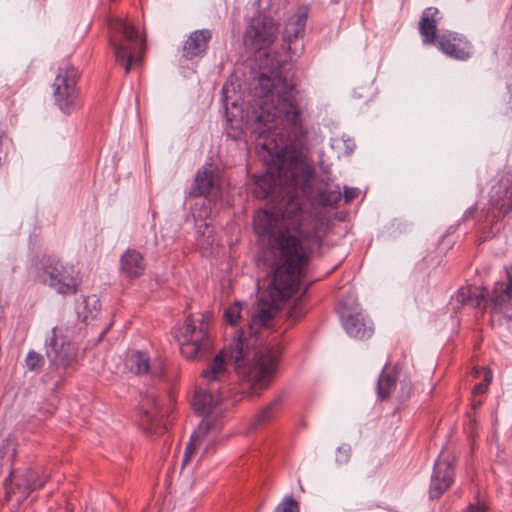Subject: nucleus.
Returning <instances> with one entry per match:
<instances>
[{
	"label": "nucleus",
	"mask_w": 512,
	"mask_h": 512,
	"mask_svg": "<svg viewBox=\"0 0 512 512\" xmlns=\"http://www.w3.org/2000/svg\"><path fill=\"white\" fill-rule=\"evenodd\" d=\"M225 98L226 133L233 140L241 139L244 130L255 136L259 157L266 172L256 178V194L268 198L281 192L288 197L283 211H258L254 215V230L267 237L273 249L280 253L278 240L291 236L297 249L306 246L309 237L319 238V249L327 234V224L321 217L303 209L300 197L312 193L313 168L306 158L308 100L291 80L279 71L262 72L254 88L253 99L246 112L232 102L228 105V85L222 88Z\"/></svg>",
	"instance_id": "1"
},
{
	"label": "nucleus",
	"mask_w": 512,
	"mask_h": 512,
	"mask_svg": "<svg viewBox=\"0 0 512 512\" xmlns=\"http://www.w3.org/2000/svg\"><path fill=\"white\" fill-rule=\"evenodd\" d=\"M291 236H281V264L273 274L267 295L257 304L247 331L235 335L228 347L223 348L203 371L202 377L208 385L221 381L227 374V361L246 375L256 389L266 388L277 373L282 349L275 338L268 339L269 322L279 309V303L295 293L303 285L311 257L319 251V238L309 237L306 246L297 249Z\"/></svg>",
	"instance_id": "2"
},
{
	"label": "nucleus",
	"mask_w": 512,
	"mask_h": 512,
	"mask_svg": "<svg viewBox=\"0 0 512 512\" xmlns=\"http://www.w3.org/2000/svg\"><path fill=\"white\" fill-rule=\"evenodd\" d=\"M109 46L113 50L115 61L129 73L133 67L142 63L146 49L145 34L139 36L138 30L126 18L111 17L108 19Z\"/></svg>",
	"instance_id": "3"
},
{
	"label": "nucleus",
	"mask_w": 512,
	"mask_h": 512,
	"mask_svg": "<svg viewBox=\"0 0 512 512\" xmlns=\"http://www.w3.org/2000/svg\"><path fill=\"white\" fill-rule=\"evenodd\" d=\"M507 282H497L492 294L485 298L484 289L477 286H465L458 289L453 296V301L472 308L490 307L493 315L500 314L512 332V279L507 276Z\"/></svg>",
	"instance_id": "4"
},
{
	"label": "nucleus",
	"mask_w": 512,
	"mask_h": 512,
	"mask_svg": "<svg viewBox=\"0 0 512 512\" xmlns=\"http://www.w3.org/2000/svg\"><path fill=\"white\" fill-rule=\"evenodd\" d=\"M438 14L435 7H428L422 13L419 32L424 44L437 43L442 52L458 60L469 58L472 53L471 45L463 37L450 31L437 34Z\"/></svg>",
	"instance_id": "5"
},
{
	"label": "nucleus",
	"mask_w": 512,
	"mask_h": 512,
	"mask_svg": "<svg viewBox=\"0 0 512 512\" xmlns=\"http://www.w3.org/2000/svg\"><path fill=\"white\" fill-rule=\"evenodd\" d=\"M342 326L346 333L356 339H365L373 334V326L359 307L354 293L343 296L337 306Z\"/></svg>",
	"instance_id": "6"
},
{
	"label": "nucleus",
	"mask_w": 512,
	"mask_h": 512,
	"mask_svg": "<svg viewBox=\"0 0 512 512\" xmlns=\"http://www.w3.org/2000/svg\"><path fill=\"white\" fill-rule=\"evenodd\" d=\"M489 198L486 222L491 225L489 236H494L500 231L498 222L512 210V170L492 186Z\"/></svg>",
	"instance_id": "7"
},
{
	"label": "nucleus",
	"mask_w": 512,
	"mask_h": 512,
	"mask_svg": "<svg viewBox=\"0 0 512 512\" xmlns=\"http://www.w3.org/2000/svg\"><path fill=\"white\" fill-rule=\"evenodd\" d=\"M277 35L278 25L270 16L258 11L245 29L243 42L250 50H266L274 43Z\"/></svg>",
	"instance_id": "8"
},
{
	"label": "nucleus",
	"mask_w": 512,
	"mask_h": 512,
	"mask_svg": "<svg viewBox=\"0 0 512 512\" xmlns=\"http://www.w3.org/2000/svg\"><path fill=\"white\" fill-rule=\"evenodd\" d=\"M78 80L79 73L73 66L60 68L54 80L53 95L55 103L65 114H70L79 105Z\"/></svg>",
	"instance_id": "9"
},
{
	"label": "nucleus",
	"mask_w": 512,
	"mask_h": 512,
	"mask_svg": "<svg viewBox=\"0 0 512 512\" xmlns=\"http://www.w3.org/2000/svg\"><path fill=\"white\" fill-rule=\"evenodd\" d=\"M169 413L170 408L159 404L154 393H147L138 406L139 425L148 436L161 435L167 430L163 419Z\"/></svg>",
	"instance_id": "10"
},
{
	"label": "nucleus",
	"mask_w": 512,
	"mask_h": 512,
	"mask_svg": "<svg viewBox=\"0 0 512 512\" xmlns=\"http://www.w3.org/2000/svg\"><path fill=\"white\" fill-rule=\"evenodd\" d=\"M41 269L45 282L56 292L63 295L76 294L78 292L79 280L73 275L72 269H68L52 256H43L40 260Z\"/></svg>",
	"instance_id": "11"
},
{
	"label": "nucleus",
	"mask_w": 512,
	"mask_h": 512,
	"mask_svg": "<svg viewBox=\"0 0 512 512\" xmlns=\"http://www.w3.org/2000/svg\"><path fill=\"white\" fill-rule=\"evenodd\" d=\"M308 20V8L300 7L287 17L282 32L283 46L289 53V59L297 58L304 50L302 39Z\"/></svg>",
	"instance_id": "12"
},
{
	"label": "nucleus",
	"mask_w": 512,
	"mask_h": 512,
	"mask_svg": "<svg viewBox=\"0 0 512 512\" xmlns=\"http://www.w3.org/2000/svg\"><path fill=\"white\" fill-rule=\"evenodd\" d=\"M46 480L47 476L41 478L37 469L29 468L18 476L11 473L5 482L6 499L20 505L33 490L41 488Z\"/></svg>",
	"instance_id": "13"
},
{
	"label": "nucleus",
	"mask_w": 512,
	"mask_h": 512,
	"mask_svg": "<svg viewBox=\"0 0 512 512\" xmlns=\"http://www.w3.org/2000/svg\"><path fill=\"white\" fill-rule=\"evenodd\" d=\"M454 457L447 451H441L434 463V469L431 475L429 497L430 499L439 498L447 491L454 481Z\"/></svg>",
	"instance_id": "14"
},
{
	"label": "nucleus",
	"mask_w": 512,
	"mask_h": 512,
	"mask_svg": "<svg viewBox=\"0 0 512 512\" xmlns=\"http://www.w3.org/2000/svg\"><path fill=\"white\" fill-rule=\"evenodd\" d=\"M46 355L50 364L56 369L67 368L75 362L77 350L71 341L56 329L47 343Z\"/></svg>",
	"instance_id": "15"
},
{
	"label": "nucleus",
	"mask_w": 512,
	"mask_h": 512,
	"mask_svg": "<svg viewBox=\"0 0 512 512\" xmlns=\"http://www.w3.org/2000/svg\"><path fill=\"white\" fill-rule=\"evenodd\" d=\"M224 179L221 171L211 162H207L194 179V196L196 191L207 197L217 199L222 195Z\"/></svg>",
	"instance_id": "16"
},
{
	"label": "nucleus",
	"mask_w": 512,
	"mask_h": 512,
	"mask_svg": "<svg viewBox=\"0 0 512 512\" xmlns=\"http://www.w3.org/2000/svg\"><path fill=\"white\" fill-rule=\"evenodd\" d=\"M216 388H209L208 391H194V414L202 416L198 424V433H206L215 421L212 415L214 408L219 403V396Z\"/></svg>",
	"instance_id": "17"
},
{
	"label": "nucleus",
	"mask_w": 512,
	"mask_h": 512,
	"mask_svg": "<svg viewBox=\"0 0 512 512\" xmlns=\"http://www.w3.org/2000/svg\"><path fill=\"white\" fill-rule=\"evenodd\" d=\"M125 364L136 375L149 374L153 378H161L164 374L162 363H150L148 355L141 351L134 350L128 353Z\"/></svg>",
	"instance_id": "18"
},
{
	"label": "nucleus",
	"mask_w": 512,
	"mask_h": 512,
	"mask_svg": "<svg viewBox=\"0 0 512 512\" xmlns=\"http://www.w3.org/2000/svg\"><path fill=\"white\" fill-rule=\"evenodd\" d=\"M121 271L127 277L136 278L145 271L143 256L136 250H127L121 257Z\"/></svg>",
	"instance_id": "19"
},
{
	"label": "nucleus",
	"mask_w": 512,
	"mask_h": 512,
	"mask_svg": "<svg viewBox=\"0 0 512 512\" xmlns=\"http://www.w3.org/2000/svg\"><path fill=\"white\" fill-rule=\"evenodd\" d=\"M189 314L183 326L173 330V337L178 343L180 353L186 358H192V318Z\"/></svg>",
	"instance_id": "20"
},
{
	"label": "nucleus",
	"mask_w": 512,
	"mask_h": 512,
	"mask_svg": "<svg viewBox=\"0 0 512 512\" xmlns=\"http://www.w3.org/2000/svg\"><path fill=\"white\" fill-rule=\"evenodd\" d=\"M100 307V301L95 295L85 297L77 309L78 318H81L84 323L88 324L90 320L96 318Z\"/></svg>",
	"instance_id": "21"
},
{
	"label": "nucleus",
	"mask_w": 512,
	"mask_h": 512,
	"mask_svg": "<svg viewBox=\"0 0 512 512\" xmlns=\"http://www.w3.org/2000/svg\"><path fill=\"white\" fill-rule=\"evenodd\" d=\"M196 327L194 326V354L198 351L209 349L212 343L210 335V320L202 319L199 324L200 337L196 336Z\"/></svg>",
	"instance_id": "22"
},
{
	"label": "nucleus",
	"mask_w": 512,
	"mask_h": 512,
	"mask_svg": "<svg viewBox=\"0 0 512 512\" xmlns=\"http://www.w3.org/2000/svg\"><path fill=\"white\" fill-rule=\"evenodd\" d=\"M342 198V193L339 185H327L325 189L319 190L317 200L320 204L325 206H333L338 203Z\"/></svg>",
	"instance_id": "23"
},
{
	"label": "nucleus",
	"mask_w": 512,
	"mask_h": 512,
	"mask_svg": "<svg viewBox=\"0 0 512 512\" xmlns=\"http://www.w3.org/2000/svg\"><path fill=\"white\" fill-rule=\"evenodd\" d=\"M396 376L394 373L383 370L377 382V394L380 398H387L396 387Z\"/></svg>",
	"instance_id": "24"
},
{
	"label": "nucleus",
	"mask_w": 512,
	"mask_h": 512,
	"mask_svg": "<svg viewBox=\"0 0 512 512\" xmlns=\"http://www.w3.org/2000/svg\"><path fill=\"white\" fill-rule=\"evenodd\" d=\"M16 456V444L9 438L0 440V467L10 468Z\"/></svg>",
	"instance_id": "25"
},
{
	"label": "nucleus",
	"mask_w": 512,
	"mask_h": 512,
	"mask_svg": "<svg viewBox=\"0 0 512 512\" xmlns=\"http://www.w3.org/2000/svg\"><path fill=\"white\" fill-rule=\"evenodd\" d=\"M211 38L212 32L209 29L194 31V57L205 53Z\"/></svg>",
	"instance_id": "26"
},
{
	"label": "nucleus",
	"mask_w": 512,
	"mask_h": 512,
	"mask_svg": "<svg viewBox=\"0 0 512 512\" xmlns=\"http://www.w3.org/2000/svg\"><path fill=\"white\" fill-rule=\"evenodd\" d=\"M283 402V397L281 395L274 398L265 408L261 410V412L257 416V422L262 424L270 419H272L278 410L280 409Z\"/></svg>",
	"instance_id": "27"
},
{
	"label": "nucleus",
	"mask_w": 512,
	"mask_h": 512,
	"mask_svg": "<svg viewBox=\"0 0 512 512\" xmlns=\"http://www.w3.org/2000/svg\"><path fill=\"white\" fill-rule=\"evenodd\" d=\"M305 313L306 308L303 305L302 298H297L290 304L286 316L289 321L296 322L300 320L305 315Z\"/></svg>",
	"instance_id": "28"
},
{
	"label": "nucleus",
	"mask_w": 512,
	"mask_h": 512,
	"mask_svg": "<svg viewBox=\"0 0 512 512\" xmlns=\"http://www.w3.org/2000/svg\"><path fill=\"white\" fill-rule=\"evenodd\" d=\"M191 456H192V436H190V439L186 445L184 457H183L181 467H180V472H179L180 477H183L184 480H186V481L189 480V478L192 474V472L188 469V465H189Z\"/></svg>",
	"instance_id": "29"
},
{
	"label": "nucleus",
	"mask_w": 512,
	"mask_h": 512,
	"mask_svg": "<svg viewBox=\"0 0 512 512\" xmlns=\"http://www.w3.org/2000/svg\"><path fill=\"white\" fill-rule=\"evenodd\" d=\"M241 307L240 303L236 302L234 305L229 307L224 312V317L227 323H229L231 326H235L238 324V320L241 317Z\"/></svg>",
	"instance_id": "30"
},
{
	"label": "nucleus",
	"mask_w": 512,
	"mask_h": 512,
	"mask_svg": "<svg viewBox=\"0 0 512 512\" xmlns=\"http://www.w3.org/2000/svg\"><path fill=\"white\" fill-rule=\"evenodd\" d=\"M26 365L29 370L38 371L44 365V358L42 355L30 351L26 357Z\"/></svg>",
	"instance_id": "31"
},
{
	"label": "nucleus",
	"mask_w": 512,
	"mask_h": 512,
	"mask_svg": "<svg viewBox=\"0 0 512 512\" xmlns=\"http://www.w3.org/2000/svg\"><path fill=\"white\" fill-rule=\"evenodd\" d=\"M275 512H299V505L291 495L284 497Z\"/></svg>",
	"instance_id": "32"
},
{
	"label": "nucleus",
	"mask_w": 512,
	"mask_h": 512,
	"mask_svg": "<svg viewBox=\"0 0 512 512\" xmlns=\"http://www.w3.org/2000/svg\"><path fill=\"white\" fill-rule=\"evenodd\" d=\"M483 372H484V379L482 382L476 384L473 388V393L474 394H483L486 392L491 380H492V374L491 372L486 369V368H483Z\"/></svg>",
	"instance_id": "33"
},
{
	"label": "nucleus",
	"mask_w": 512,
	"mask_h": 512,
	"mask_svg": "<svg viewBox=\"0 0 512 512\" xmlns=\"http://www.w3.org/2000/svg\"><path fill=\"white\" fill-rule=\"evenodd\" d=\"M351 448L347 444H342L336 450V462L340 465L346 464L350 459Z\"/></svg>",
	"instance_id": "34"
},
{
	"label": "nucleus",
	"mask_w": 512,
	"mask_h": 512,
	"mask_svg": "<svg viewBox=\"0 0 512 512\" xmlns=\"http://www.w3.org/2000/svg\"><path fill=\"white\" fill-rule=\"evenodd\" d=\"M359 194H360L359 188L348 187V186L344 187L343 197H344V200L346 203H350L351 201L356 199L359 196Z\"/></svg>",
	"instance_id": "35"
},
{
	"label": "nucleus",
	"mask_w": 512,
	"mask_h": 512,
	"mask_svg": "<svg viewBox=\"0 0 512 512\" xmlns=\"http://www.w3.org/2000/svg\"><path fill=\"white\" fill-rule=\"evenodd\" d=\"M192 39V36H189V38L186 40V42L183 45L182 48V58H184L185 61H189L191 59L192 54V42L190 40Z\"/></svg>",
	"instance_id": "36"
},
{
	"label": "nucleus",
	"mask_w": 512,
	"mask_h": 512,
	"mask_svg": "<svg viewBox=\"0 0 512 512\" xmlns=\"http://www.w3.org/2000/svg\"><path fill=\"white\" fill-rule=\"evenodd\" d=\"M465 512H486V506L484 504L477 503L470 505Z\"/></svg>",
	"instance_id": "37"
},
{
	"label": "nucleus",
	"mask_w": 512,
	"mask_h": 512,
	"mask_svg": "<svg viewBox=\"0 0 512 512\" xmlns=\"http://www.w3.org/2000/svg\"><path fill=\"white\" fill-rule=\"evenodd\" d=\"M507 97L508 109L512 110V81L507 84Z\"/></svg>",
	"instance_id": "38"
},
{
	"label": "nucleus",
	"mask_w": 512,
	"mask_h": 512,
	"mask_svg": "<svg viewBox=\"0 0 512 512\" xmlns=\"http://www.w3.org/2000/svg\"><path fill=\"white\" fill-rule=\"evenodd\" d=\"M63 382V377L61 374H58L56 376V381L54 382L53 386L51 387L52 392H56V390L59 388L61 383Z\"/></svg>",
	"instance_id": "39"
},
{
	"label": "nucleus",
	"mask_w": 512,
	"mask_h": 512,
	"mask_svg": "<svg viewBox=\"0 0 512 512\" xmlns=\"http://www.w3.org/2000/svg\"><path fill=\"white\" fill-rule=\"evenodd\" d=\"M344 143H345L347 152L352 153L355 148L354 142L350 139H347V140H344Z\"/></svg>",
	"instance_id": "40"
},
{
	"label": "nucleus",
	"mask_w": 512,
	"mask_h": 512,
	"mask_svg": "<svg viewBox=\"0 0 512 512\" xmlns=\"http://www.w3.org/2000/svg\"><path fill=\"white\" fill-rule=\"evenodd\" d=\"M505 26L507 28H512V8L507 14L506 20H505Z\"/></svg>",
	"instance_id": "41"
},
{
	"label": "nucleus",
	"mask_w": 512,
	"mask_h": 512,
	"mask_svg": "<svg viewBox=\"0 0 512 512\" xmlns=\"http://www.w3.org/2000/svg\"><path fill=\"white\" fill-rule=\"evenodd\" d=\"M472 214H473V210H472V209H469V210L465 211V215H464V217H465V218H468L469 216H472Z\"/></svg>",
	"instance_id": "42"
},
{
	"label": "nucleus",
	"mask_w": 512,
	"mask_h": 512,
	"mask_svg": "<svg viewBox=\"0 0 512 512\" xmlns=\"http://www.w3.org/2000/svg\"><path fill=\"white\" fill-rule=\"evenodd\" d=\"M193 449H194V454L196 453V450H197V441L196 439L194 438V446H193Z\"/></svg>",
	"instance_id": "43"
},
{
	"label": "nucleus",
	"mask_w": 512,
	"mask_h": 512,
	"mask_svg": "<svg viewBox=\"0 0 512 512\" xmlns=\"http://www.w3.org/2000/svg\"><path fill=\"white\" fill-rule=\"evenodd\" d=\"M49 377H50V376H49V374H45V376H44V378H43L44 382H47V381H48V379H49Z\"/></svg>",
	"instance_id": "44"
}]
</instances>
